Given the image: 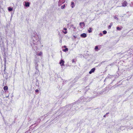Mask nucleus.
<instances>
[{
	"label": "nucleus",
	"mask_w": 133,
	"mask_h": 133,
	"mask_svg": "<svg viewBox=\"0 0 133 133\" xmlns=\"http://www.w3.org/2000/svg\"><path fill=\"white\" fill-rule=\"evenodd\" d=\"M96 95H92L91 97L87 96L85 98L83 96L81 97L76 102L71 104L72 107L73 108L74 110H78L81 107L79 104L85 102H89L94 98L96 97Z\"/></svg>",
	"instance_id": "nucleus-1"
},
{
	"label": "nucleus",
	"mask_w": 133,
	"mask_h": 133,
	"mask_svg": "<svg viewBox=\"0 0 133 133\" xmlns=\"http://www.w3.org/2000/svg\"><path fill=\"white\" fill-rule=\"evenodd\" d=\"M36 32H35L31 36L30 44L31 47L35 50H37L38 45H41L40 39H39Z\"/></svg>",
	"instance_id": "nucleus-2"
},
{
	"label": "nucleus",
	"mask_w": 133,
	"mask_h": 133,
	"mask_svg": "<svg viewBox=\"0 0 133 133\" xmlns=\"http://www.w3.org/2000/svg\"><path fill=\"white\" fill-rule=\"evenodd\" d=\"M74 111L73 108L72 107V105L71 104L60 108L57 112V115L58 114V116L59 117H60L66 113H70L71 111Z\"/></svg>",
	"instance_id": "nucleus-3"
},
{
	"label": "nucleus",
	"mask_w": 133,
	"mask_h": 133,
	"mask_svg": "<svg viewBox=\"0 0 133 133\" xmlns=\"http://www.w3.org/2000/svg\"><path fill=\"white\" fill-rule=\"evenodd\" d=\"M108 78H106L104 80V81H105L107 79H108V78H114V79L113 80V81H114L115 79V75H110L109 74L107 76Z\"/></svg>",
	"instance_id": "nucleus-4"
},
{
	"label": "nucleus",
	"mask_w": 133,
	"mask_h": 133,
	"mask_svg": "<svg viewBox=\"0 0 133 133\" xmlns=\"http://www.w3.org/2000/svg\"><path fill=\"white\" fill-rule=\"evenodd\" d=\"M90 89L89 88V87L87 86L86 87V89L84 91V95L86 94H89V91L90 90Z\"/></svg>",
	"instance_id": "nucleus-5"
},
{
	"label": "nucleus",
	"mask_w": 133,
	"mask_h": 133,
	"mask_svg": "<svg viewBox=\"0 0 133 133\" xmlns=\"http://www.w3.org/2000/svg\"><path fill=\"white\" fill-rule=\"evenodd\" d=\"M13 32H14V34H15V31H14L13 30H11L9 34L8 33V31H6V34L7 36H11V35L12 34Z\"/></svg>",
	"instance_id": "nucleus-6"
},
{
	"label": "nucleus",
	"mask_w": 133,
	"mask_h": 133,
	"mask_svg": "<svg viewBox=\"0 0 133 133\" xmlns=\"http://www.w3.org/2000/svg\"><path fill=\"white\" fill-rule=\"evenodd\" d=\"M122 6L125 7L127 6V2L125 1L122 3Z\"/></svg>",
	"instance_id": "nucleus-7"
},
{
	"label": "nucleus",
	"mask_w": 133,
	"mask_h": 133,
	"mask_svg": "<svg viewBox=\"0 0 133 133\" xmlns=\"http://www.w3.org/2000/svg\"><path fill=\"white\" fill-rule=\"evenodd\" d=\"M80 36L83 38H85L87 37V35L86 33H83L81 34Z\"/></svg>",
	"instance_id": "nucleus-8"
},
{
	"label": "nucleus",
	"mask_w": 133,
	"mask_h": 133,
	"mask_svg": "<svg viewBox=\"0 0 133 133\" xmlns=\"http://www.w3.org/2000/svg\"><path fill=\"white\" fill-rule=\"evenodd\" d=\"M95 70V68H94L90 70V71L89 72V73L90 74H91L92 73H93L94 72Z\"/></svg>",
	"instance_id": "nucleus-9"
},
{
	"label": "nucleus",
	"mask_w": 133,
	"mask_h": 133,
	"mask_svg": "<svg viewBox=\"0 0 133 133\" xmlns=\"http://www.w3.org/2000/svg\"><path fill=\"white\" fill-rule=\"evenodd\" d=\"M64 61L62 59H61L59 62V64L61 66L64 65Z\"/></svg>",
	"instance_id": "nucleus-10"
},
{
	"label": "nucleus",
	"mask_w": 133,
	"mask_h": 133,
	"mask_svg": "<svg viewBox=\"0 0 133 133\" xmlns=\"http://www.w3.org/2000/svg\"><path fill=\"white\" fill-rule=\"evenodd\" d=\"M92 93L93 94V95H97V96L98 95L99 93L98 92V91H94Z\"/></svg>",
	"instance_id": "nucleus-11"
},
{
	"label": "nucleus",
	"mask_w": 133,
	"mask_h": 133,
	"mask_svg": "<svg viewBox=\"0 0 133 133\" xmlns=\"http://www.w3.org/2000/svg\"><path fill=\"white\" fill-rule=\"evenodd\" d=\"M30 4L29 2H25V7H28L30 6Z\"/></svg>",
	"instance_id": "nucleus-12"
},
{
	"label": "nucleus",
	"mask_w": 133,
	"mask_h": 133,
	"mask_svg": "<svg viewBox=\"0 0 133 133\" xmlns=\"http://www.w3.org/2000/svg\"><path fill=\"white\" fill-rule=\"evenodd\" d=\"M13 8L12 7H9L8 8V10L9 11H11L13 10Z\"/></svg>",
	"instance_id": "nucleus-13"
},
{
	"label": "nucleus",
	"mask_w": 133,
	"mask_h": 133,
	"mask_svg": "<svg viewBox=\"0 0 133 133\" xmlns=\"http://www.w3.org/2000/svg\"><path fill=\"white\" fill-rule=\"evenodd\" d=\"M3 89L4 90L6 91L8 90V88L7 86H4L3 87Z\"/></svg>",
	"instance_id": "nucleus-14"
},
{
	"label": "nucleus",
	"mask_w": 133,
	"mask_h": 133,
	"mask_svg": "<svg viewBox=\"0 0 133 133\" xmlns=\"http://www.w3.org/2000/svg\"><path fill=\"white\" fill-rule=\"evenodd\" d=\"M92 28L91 27L89 28V29L88 30V32L89 33H90L92 32Z\"/></svg>",
	"instance_id": "nucleus-15"
},
{
	"label": "nucleus",
	"mask_w": 133,
	"mask_h": 133,
	"mask_svg": "<svg viewBox=\"0 0 133 133\" xmlns=\"http://www.w3.org/2000/svg\"><path fill=\"white\" fill-rule=\"evenodd\" d=\"M68 50V48H66L65 49H63L62 51L64 52H66Z\"/></svg>",
	"instance_id": "nucleus-16"
},
{
	"label": "nucleus",
	"mask_w": 133,
	"mask_h": 133,
	"mask_svg": "<svg viewBox=\"0 0 133 133\" xmlns=\"http://www.w3.org/2000/svg\"><path fill=\"white\" fill-rule=\"evenodd\" d=\"M59 2H61V3L62 4L65 2V0H59Z\"/></svg>",
	"instance_id": "nucleus-17"
},
{
	"label": "nucleus",
	"mask_w": 133,
	"mask_h": 133,
	"mask_svg": "<svg viewBox=\"0 0 133 133\" xmlns=\"http://www.w3.org/2000/svg\"><path fill=\"white\" fill-rule=\"evenodd\" d=\"M71 6L72 8H73L75 6V5L74 2H72L71 3Z\"/></svg>",
	"instance_id": "nucleus-18"
},
{
	"label": "nucleus",
	"mask_w": 133,
	"mask_h": 133,
	"mask_svg": "<svg viewBox=\"0 0 133 133\" xmlns=\"http://www.w3.org/2000/svg\"><path fill=\"white\" fill-rule=\"evenodd\" d=\"M41 121V119L40 118L38 119L37 121V123H35L34 124V125H35L36 124L37 125V124H38V122H39Z\"/></svg>",
	"instance_id": "nucleus-19"
},
{
	"label": "nucleus",
	"mask_w": 133,
	"mask_h": 133,
	"mask_svg": "<svg viewBox=\"0 0 133 133\" xmlns=\"http://www.w3.org/2000/svg\"><path fill=\"white\" fill-rule=\"evenodd\" d=\"M35 66H38V64H37V61H35Z\"/></svg>",
	"instance_id": "nucleus-20"
},
{
	"label": "nucleus",
	"mask_w": 133,
	"mask_h": 133,
	"mask_svg": "<svg viewBox=\"0 0 133 133\" xmlns=\"http://www.w3.org/2000/svg\"><path fill=\"white\" fill-rule=\"evenodd\" d=\"M65 4H64L63 5H62L61 6V9H64L65 8Z\"/></svg>",
	"instance_id": "nucleus-21"
},
{
	"label": "nucleus",
	"mask_w": 133,
	"mask_h": 133,
	"mask_svg": "<svg viewBox=\"0 0 133 133\" xmlns=\"http://www.w3.org/2000/svg\"><path fill=\"white\" fill-rule=\"evenodd\" d=\"M116 29L117 30L120 31L122 30V28L119 27H117Z\"/></svg>",
	"instance_id": "nucleus-22"
},
{
	"label": "nucleus",
	"mask_w": 133,
	"mask_h": 133,
	"mask_svg": "<svg viewBox=\"0 0 133 133\" xmlns=\"http://www.w3.org/2000/svg\"><path fill=\"white\" fill-rule=\"evenodd\" d=\"M95 50H98L99 49H98V46H95Z\"/></svg>",
	"instance_id": "nucleus-23"
},
{
	"label": "nucleus",
	"mask_w": 133,
	"mask_h": 133,
	"mask_svg": "<svg viewBox=\"0 0 133 133\" xmlns=\"http://www.w3.org/2000/svg\"><path fill=\"white\" fill-rule=\"evenodd\" d=\"M109 114V112H108V113H107L105 115H104V116L103 117H105L107 116H108V114Z\"/></svg>",
	"instance_id": "nucleus-24"
},
{
	"label": "nucleus",
	"mask_w": 133,
	"mask_h": 133,
	"mask_svg": "<svg viewBox=\"0 0 133 133\" xmlns=\"http://www.w3.org/2000/svg\"><path fill=\"white\" fill-rule=\"evenodd\" d=\"M103 34H106L107 33V32L106 30H104L103 31Z\"/></svg>",
	"instance_id": "nucleus-25"
},
{
	"label": "nucleus",
	"mask_w": 133,
	"mask_h": 133,
	"mask_svg": "<svg viewBox=\"0 0 133 133\" xmlns=\"http://www.w3.org/2000/svg\"><path fill=\"white\" fill-rule=\"evenodd\" d=\"M36 86L38 87H39V84L38 82H36Z\"/></svg>",
	"instance_id": "nucleus-26"
},
{
	"label": "nucleus",
	"mask_w": 133,
	"mask_h": 133,
	"mask_svg": "<svg viewBox=\"0 0 133 133\" xmlns=\"http://www.w3.org/2000/svg\"><path fill=\"white\" fill-rule=\"evenodd\" d=\"M79 24L80 25V26H82V25H81L82 24H83L84 25V26L85 25V24H84V23L83 22H80V23H79Z\"/></svg>",
	"instance_id": "nucleus-27"
},
{
	"label": "nucleus",
	"mask_w": 133,
	"mask_h": 133,
	"mask_svg": "<svg viewBox=\"0 0 133 133\" xmlns=\"http://www.w3.org/2000/svg\"><path fill=\"white\" fill-rule=\"evenodd\" d=\"M73 37H74V38L72 37V39L74 40L77 37V36H75V35H73Z\"/></svg>",
	"instance_id": "nucleus-28"
},
{
	"label": "nucleus",
	"mask_w": 133,
	"mask_h": 133,
	"mask_svg": "<svg viewBox=\"0 0 133 133\" xmlns=\"http://www.w3.org/2000/svg\"><path fill=\"white\" fill-rule=\"evenodd\" d=\"M42 55V53L41 52H40V53H39L38 54V55L39 56H41Z\"/></svg>",
	"instance_id": "nucleus-29"
},
{
	"label": "nucleus",
	"mask_w": 133,
	"mask_h": 133,
	"mask_svg": "<svg viewBox=\"0 0 133 133\" xmlns=\"http://www.w3.org/2000/svg\"><path fill=\"white\" fill-rule=\"evenodd\" d=\"M49 113H48L44 115V117H45L47 116H48L49 115Z\"/></svg>",
	"instance_id": "nucleus-30"
},
{
	"label": "nucleus",
	"mask_w": 133,
	"mask_h": 133,
	"mask_svg": "<svg viewBox=\"0 0 133 133\" xmlns=\"http://www.w3.org/2000/svg\"><path fill=\"white\" fill-rule=\"evenodd\" d=\"M106 133H112V132L111 131H110L109 132L108 130H107Z\"/></svg>",
	"instance_id": "nucleus-31"
},
{
	"label": "nucleus",
	"mask_w": 133,
	"mask_h": 133,
	"mask_svg": "<svg viewBox=\"0 0 133 133\" xmlns=\"http://www.w3.org/2000/svg\"><path fill=\"white\" fill-rule=\"evenodd\" d=\"M62 4L61 3V2H59H59H58V6H60Z\"/></svg>",
	"instance_id": "nucleus-32"
},
{
	"label": "nucleus",
	"mask_w": 133,
	"mask_h": 133,
	"mask_svg": "<svg viewBox=\"0 0 133 133\" xmlns=\"http://www.w3.org/2000/svg\"><path fill=\"white\" fill-rule=\"evenodd\" d=\"M38 66H35V69H36V70H37V71H38V70H38Z\"/></svg>",
	"instance_id": "nucleus-33"
},
{
	"label": "nucleus",
	"mask_w": 133,
	"mask_h": 133,
	"mask_svg": "<svg viewBox=\"0 0 133 133\" xmlns=\"http://www.w3.org/2000/svg\"><path fill=\"white\" fill-rule=\"evenodd\" d=\"M124 127L122 126L121 127L120 129H122L123 130L124 129Z\"/></svg>",
	"instance_id": "nucleus-34"
},
{
	"label": "nucleus",
	"mask_w": 133,
	"mask_h": 133,
	"mask_svg": "<svg viewBox=\"0 0 133 133\" xmlns=\"http://www.w3.org/2000/svg\"><path fill=\"white\" fill-rule=\"evenodd\" d=\"M99 36H101L103 35V34L102 33H100V34H99Z\"/></svg>",
	"instance_id": "nucleus-35"
},
{
	"label": "nucleus",
	"mask_w": 133,
	"mask_h": 133,
	"mask_svg": "<svg viewBox=\"0 0 133 133\" xmlns=\"http://www.w3.org/2000/svg\"><path fill=\"white\" fill-rule=\"evenodd\" d=\"M107 62V61H102V62H101V63L102 64L103 63H104L105 62Z\"/></svg>",
	"instance_id": "nucleus-36"
},
{
	"label": "nucleus",
	"mask_w": 133,
	"mask_h": 133,
	"mask_svg": "<svg viewBox=\"0 0 133 133\" xmlns=\"http://www.w3.org/2000/svg\"><path fill=\"white\" fill-rule=\"evenodd\" d=\"M0 37H1V39H0V44H1V41L2 40V37L1 36H0Z\"/></svg>",
	"instance_id": "nucleus-37"
},
{
	"label": "nucleus",
	"mask_w": 133,
	"mask_h": 133,
	"mask_svg": "<svg viewBox=\"0 0 133 133\" xmlns=\"http://www.w3.org/2000/svg\"><path fill=\"white\" fill-rule=\"evenodd\" d=\"M75 62V59H73L72 60V63H74Z\"/></svg>",
	"instance_id": "nucleus-38"
},
{
	"label": "nucleus",
	"mask_w": 133,
	"mask_h": 133,
	"mask_svg": "<svg viewBox=\"0 0 133 133\" xmlns=\"http://www.w3.org/2000/svg\"><path fill=\"white\" fill-rule=\"evenodd\" d=\"M35 92H39V90L38 89H36L35 90Z\"/></svg>",
	"instance_id": "nucleus-39"
},
{
	"label": "nucleus",
	"mask_w": 133,
	"mask_h": 133,
	"mask_svg": "<svg viewBox=\"0 0 133 133\" xmlns=\"http://www.w3.org/2000/svg\"><path fill=\"white\" fill-rule=\"evenodd\" d=\"M63 32L64 33V34H66L67 33V32L65 31H63Z\"/></svg>",
	"instance_id": "nucleus-40"
},
{
	"label": "nucleus",
	"mask_w": 133,
	"mask_h": 133,
	"mask_svg": "<svg viewBox=\"0 0 133 133\" xmlns=\"http://www.w3.org/2000/svg\"><path fill=\"white\" fill-rule=\"evenodd\" d=\"M72 83H70V84H69V86L70 87H71H71H72L73 86V85H72Z\"/></svg>",
	"instance_id": "nucleus-41"
},
{
	"label": "nucleus",
	"mask_w": 133,
	"mask_h": 133,
	"mask_svg": "<svg viewBox=\"0 0 133 133\" xmlns=\"http://www.w3.org/2000/svg\"><path fill=\"white\" fill-rule=\"evenodd\" d=\"M64 30L66 31L67 30V29L66 28H63Z\"/></svg>",
	"instance_id": "nucleus-42"
},
{
	"label": "nucleus",
	"mask_w": 133,
	"mask_h": 133,
	"mask_svg": "<svg viewBox=\"0 0 133 133\" xmlns=\"http://www.w3.org/2000/svg\"><path fill=\"white\" fill-rule=\"evenodd\" d=\"M111 25H109L108 26V28L109 29H110L111 28Z\"/></svg>",
	"instance_id": "nucleus-43"
},
{
	"label": "nucleus",
	"mask_w": 133,
	"mask_h": 133,
	"mask_svg": "<svg viewBox=\"0 0 133 133\" xmlns=\"http://www.w3.org/2000/svg\"><path fill=\"white\" fill-rule=\"evenodd\" d=\"M114 64V63H112L110 64H109V66H112Z\"/></svg>",
	"instance_id": "nucleus-44"
},
{
	"label": "nucleus",
	"mask_w": 133,
	"mask_h": 133,
	"mask_svg": "<svg viewBox=\"0 0 133 133\" xmlns=\"http://www.w3.org/2000/svg\"><path fill=\"white\" fill-rule=\"evenodd\" d=\"M102 64L101 63H100L98 65V66H101V65Z\"/></svg>",
	"instance_id": "nucleus-45"
},
{
	"label": "nucleus",
	"mask_w": 133,
	"mask_h": 133,
	"mask_svg": "<svg viewBox=\"0 0 133 133\" xmlns=\"http://www.w3.org/2000/svg\"><path fill=\"white\" fill-rule=\"evenodd\" d=\"M39 72V71L38 70V71H37V70H36V72H35V74H36L37 73H38V72Z\"/></svg>",
	"instance_id": "nucleus-46"
},
{
	"label": "nucleus",
	"mask_w": 133,
	"mask_h": 133,
	"mask_svg": "<svg viewBox=\"0 0 133 133\" xmlns=\"http://www.w3.org/2000/svg\"><path fill=\"white\" fill-rule=\"evenodd\" d=\"M3 0H0V2L1 3H2L3 2Z\"/></svg>",
	"instance_id": "nucleus-47"
},
{
	"label": "nucleus",
	"mask_w": 133,
	"mask_h": 133,
	"mask_svg": "<svg viewBox=\"0 0 133 133\" xmlns=\"http://www.w3.org/2000/svg\"><path fill=\"white\" fill-rule=\"evenodd\" d=\"M36 82H38V80L37 79H36Z\"/></svg>",
	"instance_id": "nucleus-48"
},
{
	"label": "nucleus",
	"mask_w": 133,
	"mask_h": 133,
	"mask_svg": "<svg viewBox=\"0 0 133 133\" xmlns=\"http://www.w3.org/2000/svg\"><path fill=\"white\" fill-rule=\"evenodd\" d=\"M113 81H112V82H111V83H110V86H111V84H112V83L113 82Z\"/></svg>",
	"instance_id": "nucleus-49"
},
{
	"label": "nucleus",
	"mask_w": 133,
	"mask_h": 133,
	"mask_svg": "<svg viewBox=\"0 0 133 133\" xmlns=\"http://www.w3.org/2000/svg\"><path fill=\"white\" fill-rule=\"evenodd\" d=\"M65 48H66V46L65 45H64L63 46Z\"/></svg>",
	"instance_id": "nucleus-50"
},
{
	"label": "nucleus",
	"mask_w": 133,
	"mask_h": 133,
	"mask_svg": "<svg viewBox=\"0 0 133 133\" xmlns=\"http://www.w3.org/2000/svg\"><path fill=\"white\" fill-rule=\"evenodd\" d=\"M6 97H8V96H6Z\"/></svg>",
	"instance_id": "nucleus-51"
},
{
	"label": "nucleus",
	"mask_w": 133,
	"mask_h": 133,
	"mask_svg": "<svg viewBox=\"0 0 133 133\" xmlns=\"http://www.w3.org/2000/svg\"><path fill=\"white\" fill-rule=\"evenodd\" d=\"M6 97H8V96H6Z\"/></svg>",
	"instance_id": "nucleus-52"
},
{
	"label": "nucleus",
	"mask_w": 133,
	"mask_h": 133,
	"mask_svg": "<svg viewBox=\"0 0 133 133\" xmlns=\"http://www.w3.org/2000/svg\"><path fill=\"white\" fill-rule=\"evenodd\" d=\"M63 83H64V81H63Z\"/></svg>",
	"instance_id": "nucleus-53"
}]
</instances>
